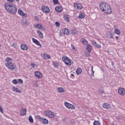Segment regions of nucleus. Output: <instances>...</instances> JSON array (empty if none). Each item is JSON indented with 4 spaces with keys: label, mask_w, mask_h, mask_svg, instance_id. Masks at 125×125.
Returning a JSON list of instances; mask_svg holds the SVG:
<instances>
[{
    "label": "nucleus",
    "mask_w": 125,
    "mask_h": 125,
    "mask_svg": "<svg viewBox=\"0 0 125 125\" xmlns=\"http://www.w3.org/2000/svg\"><path fill=\"white\" fill-rule=\"evenodd\" d=\"M35 19H36V21H39V19H38V17H36Z\"/></svg>",
    "instance_id": "09e8293b"
},
{
    "label": "nucleus",
    "mask_w": 125,
    "mask_h": 125,
    "mask_svg": "<svg viewBox=\"0 0 125 125\" xmlns=\"http://www.w3.org/2000/svg\"><path fill=\"white\" fill-rule=\"evenodd\" d=\"M21 116H25L27 113V109L22 108L20 110Z\"/></svg>",
    "instance_id": "ddd939ff"
},
{
    "label": "nucleus",
    "mask_w": 125,
    "mask_h": 125,
    "mask_svg": "<svg viewBox=\"0 0 125 125\" xmlns=\"http://www.w3.org/2000/svg\"><path fill=\"white\" fill-rule=\"evenodd\" d=\"M53 1L55 4H57V3H59V1H58V0H53Z\"/></svg>",
    "instance_id": "a19ab883"
},
{
    "label": "nucleus",
    "mask_w": 125,
    "mask_h": 125,
    "mask_svg": "<svg viewBox=\"0 0 125 125\" xmlns=\"http://www.w3.org/2000/svg\"><path fill=\"white\" fill-rule=\"evenodd\" d=\"M41 123L43 125H48V120L42 118V120H40Z\"/></svg>",
    "instance_id": "4468645a"
},
{
    "label": "nucleus",
    "mask_w": 125,
    "mask_h": 125,
    "mask_svg": "<svg viewBox=\"0 0 125 125\" xmlns=\"http://www.w3.org/2000/svg\"><path fill=\"white\" fill-rule=\"evenodd\" d=\"M13 91H16L18 93H21V90H19L18 88H16L15 87H12Z\"/></svg>",
    "instance_id": "5701e85b"
},
{
    "label": "nucleus",
    "mask_w": 125,
    "mask_h": 125,
    "mask_svg": "<svg viewBox=\"0 0 125 125\" xmlns=\"http://www.w3.org/2000/svg\"><path fill=\"white\" fill-rule=\"evenodd\" d=\"M103 108L104 109H110L111 105L109 104L105 103L103 105Z\"/></svg>",
    "instance_id": "6ab92c4d"
},
{
    "label": "nucleus",
    "mask_w": 125,
    "mask_h": 125,
    "mask_svg": "<svg viewBox=\"0 0 125 125\" xmlns=\"http://www.w3.org/2000/svg\"><path fill=\"white\" fill-rule=\"evenodd\" d=\"M21 23H22L23 26H28L29 25V21H27V20L26 19H23L21 21Z\"/></svg>",
    "instance_id": "a211bd4d"
},
{
    "label": "nucleus",
    "mask_w": 125,
    "mask_h": 125,
    "mask_svg": "<svg viewBox=\"0 0 125 125\" xmlns=\"http://www.w3.org/2000/svg\"><path fill=\"white\" fill-rule=\"evenodd\" d=\"M5 10L10 14H15L17 12V7L15 5L9 3L4 5Z\"/></svg>",
    "instance_id": "f03ea898"
},
{
    "label": "nucleus",
    "mask_w": 125,
    "mask_h": 125,
    "mask_svg": "<svg viewBox=\"0 0 125 125\" xmlns=\"http://www.w3.org/2000/svg\"><path fill=\"white\" fill-rule=\"evenodd\" d=\"M112 65H114V63H112Z\"/></svg>",
    "instance_id": "4d7b16f0"
},
{
    "label": "nucleus",
    "mask_w": 125,
    "mask_h": 125,
    "mask_svg": "<svg viewBox=\"0 0 125 125\" xmlns=\"http://www.w3.org/2000/svg\"><path fill=\"white\" fill-rule=\"evenodd\" d=\"M86 55V56H89V53H88V52L87 55Z\"/></svg>",
    "instance_id": "603ef678"
},
{
    "label": "nucleus",
    "mask_w": 125,
    "mask_h": 125,
    "mask_svg": "<svg viewBox=\"0 0 125 125\" xmlns=\"http://www.w3.org/2000/svg\"><path fill=\"white\" fill-rule=\"evenodd\" d=\"M82 42H83V44H87V41H86V40H85V39H83Z\"/></svg>",
    "instance_id": "c9c22d12"
},
{
    "label": "nucleus",
    "mask_w": 125,
    "mask_h": 125,
    "mask_svg": "<svg viewBox=\"0 0 125 125\" xmlns=\"http://www.w3.org/2000/svg\"><path fill=\"white\" fill-rule=\"evenodd\" d=\"M107 37L108 39H114V37L113 36V34L111 31L108 32Z\"/></svg>",
    "instance_id": "393cba45"
},
{
    "label": "nucleus",
    "mask_w": 125,
    "mask_h": 125,
    "mask_svg": "<svg viewBox=\"0 0 125 125\" xmlns=\"http://www.w3.org/2000/svg\"><path fill=\"white\" fill-rule=\"evenodd\" d=\"M0 113H2V114H3V109H2V107L0 105Z\"/></svg>",
    "instance_id": "37998d69"
},
{
    "label": "nucleus",
    "mask_w": 125,
    "mask_h": 125,
    "mask_svg": "<svg viewBox=\"0 0 125 125\" xmlns=\"http://www.w3.org/2000/svg\"><path fill=\"white\" fill-rule=\"evenodd\" d=\"M55 10L57 12H62L63 11V8L61 6H58L56 7Z\"/></svg>",
    "instance_id": "f3484780"
},
{
    "label": "nucleus",
    "mask_w": 125,
    "mask_h": 125,
    "mask_svg": "<svg viewBox=\"0 0 125 125\" xmlns=\"http://www.w3.org/2000/svg\"><path fill=\"white\" fill-rule=\"evenodd\" d=\"M21 48L22 50H27L28 49V48L27 47V46L24 44H22L21 46Z\"/></svg>",
    "instance_id": "a878e982"
},
{
    "label": "nucleus",
    "mask_w": 125,
    "mask_h": 125,
    "mask_svg": "<svg viewBox=\"0 0 125 125\" xmlns=\"http://www.w3.org/2000/svg\"><path fill=\"white\" fill-rule=\"evenodd\" d=\"M52 64H53V66L54 67H55V68H57V69H58V68H59V64H58V63H57V62H56V61L53 62Z\"/></svg>",
    "instance_id": "4be33fe9"
},
{
    "label": "nucleus",
    "mask_w": 125,
    "mask_h": 125,
    "mask_svg": "<svg viewBox=\"0 0 125 125\" xmlns=\"http://www.w3.org/2000/svg\"><path fill=\"white\" fill-rule=\"evenodd\" d=\"M57 90L60 93H63L65 91V90H64V89H63V87H62L58 88Z\"/></svg>",
    "instance_id": "cd10ccee"
},
{
    "label": "nucleus",
    "mask_w": 125,
    "mask_h": 125,
    "mask_svg": "<svg viewBox=\"0 0 125 125\" xmlns=\"http://www.w3.org/2000/svg\"><path fill=\"white\" fill-rule=\"evenodd\" d=\"M116 39H117V40H118V39H119V37H115Z\"/></svg>",
    "instance_id": "5fc2aeb1"
},
{
    "label": "nucleus",
    "mask_w": 125,
    "mask_h": 125,
    "mask_svg": "<svg viewBox=\"0 0 125 125\" xmlns=\"http://www.w3.org/2000/svg\"><path fill=\"white\" fill-rule=\"evenodd\" d=\"M84 17H85V15L84 14L82 13L79 15V18L81 19H83Z\"/></svg>",
    "instance_id": "7c9ffc66"
},
{
    "label": "nucleus",
    "mask_w": 125,
    "mask_h": 125,
    "mask_svg": "<svg viewBox=\"0 0 125 125\" xmlns=\"http://www.w3.org/2000/svg\"><path fill=\"white\" fill-rule=\"evenodd\" d=\"M44 114L47 117H49V118H51L52 119H53V118H54V113L50 110L45 111L44 112Z\"/></svg>",
    "instance_id": "39448f33"
},
{
    "label": "nucleus",
    "mask_w": 125,
    "mask_h": 125,
    "mask_svg": "<svg viewBox=\"0 0 125 125\" xmlns=\"http://www.w3.org/2000/svg\"><path fill=\"white\" fill-rule=\"evenodd\" d=\"M82 8H83V6H82V4H81V3H78L77 9H82Z\"/></svg>",
    "instance_id": "e433bc0d"
},
{
    "label": "nucleus",
    "mask_w": 125,
    "mask_h": 125,
    "mask_svg": "<svg viewBox=\"0 0 125 125\" xmlns=\"http://www.w3.org/2000/svg\"><path fill=\"white\" fill-rule=\"evenodd\" d=\"M79 3H75L74 4V7H75V8H78V5Z\"/></svg>",
    "instance_id": "c03bdc74"
},
{
    "label": "nucleus",
    "mask_w": 125,
    "mask_h": 125,
    "mask_svg": "<svg viewBox=\"0 0 125 125\" xmlns=\"http://www.w3.org/2000/svg\"><path fill=\"white\" fill-rule=\"evenodd\" d=\"M18 82L20 83H23V80L22 79H18Z\"/></svg>",
    "instance_id": "a18cd8bd"
},
{
    "label": "nucleus",
    "mask_w": 125,
    "mask_h": 125,
    "mask_svg": "<svg viewBox=\"0 0 125 125\" xmlns=\"http://www.w3.org/2000/svg\"><path fill=\"white\" fill-rule=\"evenodd\" d=\"M12 83L14 84H17V83H18V81L16 79H14L13 80Z\"/></svg>",
    "instance_id": "4c0bfd02"
},
{
    "label": "nucleus",
    "mask_w": 125,
    "mask_h": 125,
    "mask_svg": "<svg viewBox=\"0 0 125 125\" xmlns=\"http://www.w3.org/2000/svg\"><path fill=\"white\" fill-rule=\"evenodd\" d=\"M72 49H75V46H74V45H72Z\"/></svg>",
    "instance_id": "3c124183"
},
{
    "label": "nucleus",
    "mask_w": 125,
    "mask_h": 125,
    "mask_svg": "<svg viewBox=\"0 0 125 125\" xmlns=\"http://www.w3.org/2000/svg\"><path fill=\"white\" fill-rule=\"evenodd\" d=\"M64 105L68 108V109H71V110H74L75 106L74 105L69 104L67 102L64 103Z\"/></svg>",
    "instance_id": "6e6552de"
},
{
    "label": "nucleus",
    "mask_w": 125,
    "mask_h": 125,
    "mask_svg": "<svg viewBox=\"0 0 125 125\" xmlns=\"http://www.w3.org/2000/svg\"><path fill=\"white\" fill-rule=\"evenodd\" d=\"M34 27L35 28H37L38 29H39V30H45V28L43 27H42V25L41 23L37 24L36 25H34Z\"/></svg>",
    "instance_id": "9d476101"
},
{
    "label": "nucleus",
    "mask_w": 125,
    "mask_h": 125,
    "mask_svg": "<svg viewBox=\"0 0 125 125\" xmlns=\"http://www.w3.org/2000/svg\"><path fill=\"white\" fill-rule=\"evenodd\" d=\"M37 34L39 35V38H41V39H42L43 38V35L42 34V33L40 30H37Z\"/></svg>",
    "instance_id": "b1692460"
},
{
    "label": "nucleus",
    "mask_w": 125,
    "mask_h": 125,
    "mask_svg": "<svg viewBox=\"0 0 125 125\" xmlns=\"http://www.w3.org/2000/svg\"><path fill=\"white\" fill-rule=\"evenodd\" d=\"M64 20L65 21H67V22H69V18L68 17V16H66L64 18Z\"/></svg>",
    "instance_id": "79ce46f5"
},
{
    "label": "nucleus",
    "mask_w": 125,
    "mask_h": 125,
    "mask_svg": "<svg viewBox=\"0 0 125 125\" xmlns=\"http://www.w3.org/2000/svg\"><path fill=\"white\" fill-rule=\"evenodd\" d=\"M92 44L95 46V47H97V48H101V45H99V44H97L96 42H95V41H92Z\"/></svg>",
    "instance_id": "dca6fc26"
},
{
    "label": "nucleus",
    "mask_w": 125,
    "mask_h": 125,
    "mask_svg": "<svg viewBox=\"0 0 125 125\" xmlns=\"http://www.w3.org/2000/svg\"><path fill=\"white\" fill-rule=\"evenodd\" d=\"M55 25L56 27H60V23L58 21H56L55 22Z\"/></svg>",
    "instance_id": "58836bf2"
},
{
    "label": "nucleus",
    "mask_w": 125,
    "mask_h": 125,
    "mask_svg": "<svg viewBox=\"0 0 125 125\" xmlns=\"http://www.w3.org/2000/svg\"><path fill=\"white\" fill-rule=\"evenodd\" d=\"M91 74L92 76H94V71H93V66H91Z\"/></svg>",
    "instance_id": "ea45409f"
},
{
    "label": "nucleus",
    "mask_w": 125,
    "mask_h": 125,
    "mask_svg": "<svg viewBox=\"0 0 125 125\" xmlns=\"http://www.w3.org/2000/svg\"><path fill=\"white\" fill-rule=\"evenodd\" d=\"M93 125H101V123L98 121H95L93 123Z\"/></svg>",
    "instance_id": "2f4dec72"
},
{
    "label": "nucleus",
    "mask_w": 125,
    "mask_h": 125,
    "mask_svg": "<svg viewBox=\"0 0 125 125\" xmlns=\"http://www.w3.org/2000/svg\"><path fill=\"white\" fill-rule=\"evenodd\" d=\"M82 72H83V70H82V68L80 67L76 70V73L77 75H81L82 74Z\"/></svg>",
    "instance_id": "bb28decb"
},
{
    "label": "nucleus",
    "mask_w": 125,
    "mask_h": 125,
    "mask_svg": "<svg viewBox=\"0 0 125 125\" xmlns=\"http://www.w3.org/2000/svg\"><path fill=\"white\" fill-rule=\"evenodd\" d=\"M35 78L37 79H42V73L39 71H36L34 73Z\"/></svg>",
    "instance_id": "423d86ee"
},
{
    "label": "nucleus",
    "mask_w": 125,
    "mask_h": 125,
    "mask_svg": "<svg viewBox=\"0 0 125 125\" xmlns=\"http://www.w3.org/2000/svg\"><path fill=\"white\" fill-rule=\"evenodd\" d=\"M100 9L106 14H111L112 13V9L111 6L108 3L105 2H102L99 4Z\"/></svg>",
    "instance_id": "f257e3e1"
},
{
    "label": "nucleus",
    "mask_w": 125,
    "mask_h": 125,
    "mask_svg": "<svg viewBox=\"0 0 125 125\" xmlns=\"http://www.w3.org/2000/svg\"><path fill=\"white\" fill-rule=\"evenodd\" d=\"M62 33L66 35H69L70 34V31L67 28H63L62 30Z\"/></svg>",
    "instance_id": "2eb2a0df"
},
{
    "label": "nucleus",
    "mask_w": 125,
    "mask_h": 125,
    "mask_svg": "<svg viewBox=\"0 0 125 125\" xmlns=\"http://www.w3.org/2000/svg\"><path fill=\"white\" fill-rule=\"evenodd\" d=\"M62 61L64 62L65 64H66L67 66H71V65H72L71 60L66 56L62 57Z\"/></svg>",
    "instance_id": "20e7f679"
},
{
    "label": "nucleus",
    "mask_w": 125,
    "mask_h": 125,
    "mask_svg": "<svg viewBox=\"0 0 125 125\" xmlns=\"http://www.w3.org/2000/svg\"><path fill=\"white\" fill-rule=\"evenodd\" d=\"M7 1H8L9 2H13L14 1V0H6Z\"/></svg>",
    "instance_id": "49530a36"
},
{
    "label": "nucleus",
    "mask_w": 125,
    "mask_h": 125,
    "mask_svg": "<svg viewBox=\"0 0 125 125\" xmlns=\"http://www.w3.org/2000/svg\"><path fill=\"white\" fill-rule=\"evenodd\" d=\"M92 49V48L91 47V45H90L89 44H88L87 45L86 49L88 51V53H90Z\"/></svg>",
    "instance_id": "412c9836"
},
{
    "label": "nucleus",
    "mask_w": 125,
    "mask_h": 125,
    "mask_svg": "<svg viewBox=\"0 0 125 125\" xmlns=\"http://www.w3.org/2000/svg\"><path fill=\"white\" fill-rule=\"evenodd\" d=\"M42 57L43 59H50V58H51L49 55H48L46 53L43 54Z\"/></svg>",
    "instance_id": "aec40b11"
},
{
    "label": "nucleus",
    "mask_w": 125,
    "mask_h": 125,
    "mask_svg": "<svg viewBox=\"0 0 125 125\" xmlns=\"http://www.w3.org/2000/svg\"><path fill=\"white\" fill-rule=\"evenodd\" d=\"M35 118H36L37 119V120H39V121H40V122H41V121H42V118L41 116H40V115H36L35 116Z\"/></svg>",
    "instance_id": "f704fd0d"
},
{
    "label": "nucleus",
    "mask_w": 125,
    "mask_h": 125,
    "mask_svg": "<svg viewBox=\"0 0 125 125\" xmlns=\"http://www.w3.org/2000/svg\"><path fill=\"white\" fill-rule=\"evenodd\" d=\"M41 8L43 10L44 13H49L50 10H49V7L47 6H42Z\"/></svg>",
    "instance_id": "0eeeda50"
},
{
    "label": "nucleus",
    "mask_w": 125,
    "mask_h": 125,
    "mask_svg": "<svg viewBox=\"0 0 125 125\" xmlns=\"http://www.w3.org/2000/svg\"><path fill=\"white\" fill-rule=\"evenodd\" d=\"M18 13L21 16H23V17H26L27 16V15H26L21 9H19Z\"/></svg>",
    "instance_id": "9b49d317"
},
{
    "label": "nucleus",
    "mask_w": 125,
    "mask_h": 125,
    "mask_svg": "<svg viewBox=\"0 0 125 125\" xmlns=\"http://www.w3.org/2000/svg\"><path fill=\"white\" fill-rule=\"evenodd\" d=\"M16 1H19L20 0H16Z\"/></svg>",
    "instance_id": "6e6d98bb"
},
{
    "label": "nucleus",
    "mask_w": 125,
    "mask_h": 125,
    "mask_svg": "<svg viewBox=\"0 0 125 125\" xmlns=\"http://www.w3.org/2000/svg\"><path fill=\"white\" fill-rule=\"evenodd\" d=\"M114 32L115 34H117V35H118V36H120V35H121V31L118 29H115L114 30Z\"/></svg>",
    "instance_id": "c85d7f7f"
},
{
    "label": "nucleus",
    "mask_w": 125,
    "mask_h": 125,
    "mask_svg": "<svg viewBox=\"0 0 125 125\" xmlns=\"http://www.w3.org/2000/svg\"><path fill=\"white\" fill-rule=\"evenodd\" d=\"M100 93L102 94H103V93H104V90H101L100 91Z\"/></svg>",
    "instance_id": "de8ad7c7"
},
{
    "label": "nucleus",
    "mask_w": 125,
    "mask_h": 125,
    "mask_svg": "<svg viewBox=\"0 0 125 125\" xmlns=\"http://www.w3.org/2000/svg\"><path fill=\"white\" fill-rule=\"evenodd\" d=\"M31 66L32 67V68H38V65L37 64H35V63H31Z\"/></svg>",
    "instance_id": "72a5a7b5"
},
{
    "label": "nucleus",
    "mask_w": 125,
    "mask_h": 125,
    "mask_svg": "<svg viewBox=\"0 0 125 125\" xmlns=\"http://www.w3.org/2000/svg\"><path fill=\"white\" fill-rule=\"evenodd\" d=\"M118 93L122 96H124L125 94V90L124 88H119L118 89Z\"/></svg>",
    "instance_id": "1a4fd4ad"
},
{
    "label": "nucleus",
    "mask_w": 125,
    "mask_h": 125,
    "mask_svg": "<svg viewBox=\"0 0 125 125\" xmlns=\"http://www.w3.org/2000/svg\"><path fill=\"white\" fill-rule=\"evenodd\" d=\"M72 31H73V32H72V33L73 34H76V30H72Z\"/></svg>",
    "instance_id": "8fccbe9b"
},
{
    "label": "nucleus",
    "mask_w": 125,
    "mask_h": 125,
    "mask_svg": "<svg viewBox=\"0 0 125 125\" xmlns=\"http://www.w3.org/2000/svg\"><path fill=\"white\" fill-rule=\"evenodd\" d=\"M12 47H14V48H18V45H17V44H16V43H13L12 44Z\"/></svg>",
    "instance_id": "473e14b6"
},
{
    "label": "nucleus",
    "mask_w": 125,
    "mask_h": 125,
    "mask_svg": "<svg viewBox=\"0 0 125 125\" xmlns=\"http://www.w3.org/2000/svg\"><path fill=\"white\" fill-rule=\"evenodd\" d=\"M32 41L33 42L37 44V45H38L39 46L42 47V44H41V43H40V42H39V41H38L37 39L35 38H32Z\"/></svg>",
    "instance_id": "f8f14e48"
},
{
    "label": "nucleus",
    "mask_w": 125,
    "mask_h": 125,
    "mask_svg": "<svg viewBox=\"0 0 125 125\" xmlns=\"http://www.w3.org/2000/svg\"><path fill=\"white\" fill-rule=\"evenodd\" d=\"M28 120L30 123H31L32 124L34 123V119H33V117H32V116L30 115L29 116Z\"/></svg>",
    "instance_id": "c756f323"
},
{
    "label": "nucleus",
    "mask_w": 125,
    "mask_h": 125,
    "mask_svg": "<svg viewBox=\"0 0 125 125\" xmlns=\"http://www.w3.org/2000/svg\"><path fill=\"white\" fill-rule=\"evenodd\" d=\"M6 62L5 65L8 67L9 70L12 71L16 69V66L12 64V59L10 58H7L5 59Z\"/></svg>",
    "instance_id": "7ed1b4c3"
},
{
    "label": "nucleus",
    "mask_w": 125,
    "mask_h": 125,
    "mask_svg": "<svg viewBox=\"0 0 125 125\" xmlns=\"http://www.w3.org/2000/svg\"><path fill=\"white\" fill-rule=\"evenodd\" d=\"M71 75L72 76V77H74L75 76L74 74H71Z\"/></svg>",
    "instance_id": "864d4df0"
}]
</instances>
